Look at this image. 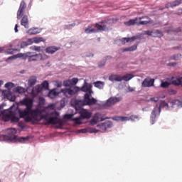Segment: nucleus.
Wrapping results in <instances>:
<instances>
[{
  "instance_id": "41",
  "label": "nucleus",
  "mask_w": 182,
  "mask_h": 182,
  "mask_svg": "<svg viewBox=\"0 0 182 182\" xmlns=\"http://www.w3.org/2000/svg\"><path fill=\"white\" fill-rule=\"evenodd\" d=\"M72 86H75L77 84V82H79V79L74 77L70 80Z\"/></svg>"
},
{
  "instance_id": "19",
  "label": "nucleus",
  "mask_w": 182,
  "mask_h": 182,
  "mask_svg": "<svg viewBox=\"0 0 182 182\" xmlns=\"http://www.w3.org/2000/svg\"><path fill=\"white\" fill-rule=\"evenodd\" d=\"M109 80L110 82H122L121 75L112 74L109 76Z\"/></svg>"
},
{
  "instance_id": "22",
  "label": "nucleus",
  "mask_w": 182,
  "mask_h": 182,
  "mask_svg": "<svg viewBox=\"0 0 182 182\" xmlns=\"http://www.w3.org/2000/svg\"><path fill=\"white\" fill-rule=\"evenodd\" d=\"M138 21H139V18L136 17L135 19H130L128 21H125L124 23L127 26H133V25H137Z\"/></svg>"
},
{
  "instance_id": "51",
  "label": "nucleus",
  "mask_w": 182,
  "mask_h": 182,
  "mask_svg": "<svg viewBox=\"0 0 182 182\" xmlns=\"http://www.w3.org/2000/svg\"><path fill=\"white\" fill-rule=\"evenodd\" d=\"M65 119H70L72 117H73V114H65Z\"/></svg>"
},
{
  "instance_id": "10",
  "label": "nucleus",
  "mask_w": 182,
  "mask_h": 182,
  "mask_svg": "<svg viewBox=\"0 0 182 182\" xmlns=\"http://www.w3.org/2000/svg\"><path fill=\"white\" fill-rule=\"evenodd\" d=\"M122 100V98L117 97H109L107 102L104 104L105 107H112V106H114L116 103H119Z\"/></svg>"
},
{
  "instance_id": "2",
  "label": "nucleus",
  "mask_w": 182,
  "mask_h": 182,
  "mask_svg": "<svg viewBox=\"0 0 182 182\" xmlns=\"http://www.w3.org/2000/svg\"><path fill=\"white\" fill-rule=\"evenodd\" d=\"M18 58L28 59L29 62H36L38 60H46V59H49V56H48L46 54H36L32 52H27L24 54L18 53L17 55L9 57L7 60H14L15 59H18Z\"/></svg>"
},
{
  "instance_id": "46",
  "label": "nucleus",
  "mask_w": 182,
  "mask_h": 182,
  "mask_svg": "<svg viewBox=\"0 0 182 182\" xmlns=\"http://www.w3.org/2000/svg\"><path fill=\"white\" fill-rule=\"evenodd\" d=\"M144 33L145 35H148V36H153L154 32L148 30V31H145Z\"/></svg>"
},
{
  "instance_id": "34",
  "label": "nucleus",
  "mask_w": 182,
  "mask_h": 182,
  "mask_svg": "<svg viewBox=\"0 0 182 182\" xmlns=\"http://www.w3.org/2000/svg\"><path fill=\"white\" fill-rule=\"evenodd\" d=\"M96 32H97V30H96V28H85V33H96Z\"/></svg>"
},
{
  "instance_id": "12",
  "label": "nucleus",
  "mask_w": 182,
  "mask_h": 182,
  "mask_svg": "<svg viewBox=\"0 0 182 182\" xmlns=\"http://www.w3.org/2000/svg\"><path fill=\"white\" fill-rule=\"evenodd\" d=\"M72 103L77 112H79L80 110L81 111L82 107H83V106H86V105L85 104V100H73Z\"/></svg>"
},
{
  "instance_id": "56",
  "label": "nucleus",
  "mask_w": 182,
  "mask_h": 182,
  "mask_svg": "<svg viewBox=\"0 0 182 182\" xmlns=\"http://www.w3.org/2000/svg\"><path fill=\"white\" fill-rule=\"evenodd\" d=\"M144 18H149V17H147V16L139 17V18H138V21H141V19H144Z\"/></svg>"
},
{
  "instance_id": "31",
  "label": "nucleus",
  "mask_w": 182,
  "mask_h": 182,
  "mask_svg": "<svg viewBox=\"0 0 182 182\" xmlns=\"http://www.w3.org/2000/svg\"><path fill=\"white\" fill-rule=\"evenodd\" d=\"M63 85L65 86V87H72V82L70 80H66L63 81Z\"/></svg>"
},
{
  "instance_id": "37",
  "label": "nucleus",
  "mask_w": 182,
  "mask_h": 182,
  "mask_svg": "<svg viewBox=\"0 0 182 182\" xmlns=\"http://www.w3.org/2000/svg\"><path fill=\"white\" fill-rule=\"evenodd\" d=\"M46 109L48 110H55L56 109V104H50L47 106Z\"/></svg>"
},
{
  "instance_id": "18",
  "label": "nucleus",
  "mask_w": 182,
  "mask_h": 182,
  "mask_svg": "<svg viewBox=\"0 0 182 182\" xmlns=\"http://www.w3.org/2000/svg\"><path fill=\"white\" fill-rule=\"evenodd\" d=\"M21 26H24L26 29L29 28V19L28 18V16L24 15L21 21Z\"/></svg>"
},
{
  "instance_id": "25",
  "label": "nucleus",
  "mask_w": 182,
  "mask_h": 182,
  "mask_svg": "<svg viewBox=\"0 0 182 182\" xmlns=\"http://www.w3.org/2000/svg\"><path fill=\"white\" fill-rule=\"evenodd\" d=\"M94 85H95V87H97L98 89H103L105 86V82L97 81L94 83Z\"/></svg>"
},
{
  "instance_id": "57",
  "label": "nucleus",
  "mask_w": 182,
  "mask_h": 182,
  "mask_svg": "<svg viewBox=\"0 0 182 182\" xmlns=\"http://www.w3.org/2000/svg\"><path fill=\"white\" fill-rule=\"evenodd\" d=\"M79 133H86V129H80L79 130Z\"/></svg>"
},
{
  "instance_id": "11",
  "label": "nucleus",
  "mask_w": 182,
  "mask_h": 182,
  "mask_svg": "<svg viewBox=\"0 0 182 182\" xmlns=\"http://www.w3.org/2000/svg\"><path fill=\"white\" fill-rule=\"evenodd\" d=\"M100 116H102V114H100V113H96L94 114V116L91 120L92 126H93L95 124H97V122H105V120H109L110 119V117L100 118Z\"/></svg>"
},
{
  "instance_id": "27",
  "label": "nucleus",
  "mask_w": 182,
  "mask_h": 182,
  "mask_svg": "<svg viewBox=\"0 0 182 182\" xmlns=\"http://www.w3.org/2000/svg\"><path fill=\"white\" fill-rule=\"evenodd\" d=\"M7 99L10 100V102H15L16 97H15V95L12 92H9L7 95Z\"/></svg>"
},
{
  "instance_id": "42",
  "label": "nucleus",
  "mask_w": 182,
  "mask_h": 182,
  "mask_svg": "<svg viewBox=\"0 0 182 182\" xmlns=\"http://www.w3.org/2000/svg\"><path fill=\"white\" fill-rule=\"evenodd\" d=\"M43 87H42V85H36L35 87V90L37 93H41L42 92Z\"/></svg>"
},
{
  "instance_id": "32",
  "label": "nucleus",
  "mask_w": 182,
  "mask_h": 182,
  "mask_svg": "<svg viewBox=\"0 0 182 182\" xmlns=\"http://www.w3.org/2000/svg\"><path fill=\"white\" fill-rule=\"evenodd\" d=\"M25 88L22 87H17L15 89V92L16 93H25Z\"/></svg>"
},
{
  "instance_id": "49",
  "label": "nucleus",
  "mask_w": 182,
  "mask_h": 182,
  "mask_svg": "<svg viewBox=\"0 0 182 182\" xmlns=\"http://www.w3.org/2000/svg\"><path fill=\"white\" fill-rule=\"evenodd\" d=\"M121 52H130V47L126 48H122Z\"/></svg>"
},
{
  "instance_id": "16",
  "label": "nucleus",
  "mask_w": 182,
  "mask_h": 182,
  "mask_svg": "<svg viewBox=\"0 0 182 182\" xmlns=\"http://www.w3.org/2000/svg\"><path fill=\"white\" fill-rule=\"evenodd\" d=\"M81 91L85 92V93H88V95H92V93H93V91L92 90V85L87 83L81 87Z\"/></svg>"
},
{
  "instance_id": "30",
  "label": "nucleus",
  "mask_w": 182,
  "mask_h": 182,
  "mask_svg": "<svg viewBox=\"0 0 182 182\" xmlns=\"http://www.w3.org/2000/svg\"><path fill=\"white\" fill-rule=\"evenodd\" d=\"M153 33L154 38H161V36H163V33L159 30H156Z\"/></svg>"
},
{
  "instance_id": "5",
  "label": "nucleus",
  "mask_w": 182,
  "mask_h": 182,
  "mask_svg": "<svg viewBox=\"0 0 182 182\" xmlns=\"http://www.w3.org/2000/svg\"><path fill=\"white\" fill-rule=\"evenodd\" d=\"M92 117V113L89 112L87 109H81L80 110V116L73 119V122H75L76 124H82L80 122V119H90Z\"/></svg>"
},
{
  "instance_id": "62",
  "label": "nucleus",
  "mask_w": 182,
  "mask_h": 182,
  "mask_svg": "<svg viewBox=\"0 0 182 182\" xmlns=\"http://www.w3.org/2000/svg\"><path fill=\"white\" fill-rule=\"evenodd\" d=\"M176 32H181V28H178L176 31Z\"/></svg>"
},
{
  "instance_id": "6",
  "label": "nucleus",
  "mask_w": 182,
  "mask_h": 182,
  "mask_svg": "<svg viewBox=\"0 0 182 182\" xmlns=\"http://www.w3.org/2000/svg\"><path fill=\"white\" fill-rule=\"evenodd\" d=\"M3 120L4 122H9L11 120V123H18L19 122V117H16L15 112L10 111L9 113L3 115Z\"/></svg>"
},
{
  "instance_id": "50",
  "label": "nucleus",
  "mask_w": 182,
  "mask_h": 182,
  "mask_svg": "<svg viewBox=\"0 0 182 182\" xmlns=\"http://www.w3.org/2000/svg\"><path fill=\"white\" fill-rule=\"evenodd\" d=\"M177 56H178V55H174L171 57V59L172 60H178V57H177Z\"/></svg>"
},
{
  "instance_id": "14",
  "label": "nucleus",
  "mask_w": 182,
  "mask_h": 182,
  "mask_svg": "<svg viewBox=\"0 0 182 182\" xmlns=\"http://www.w3.org/2000/svg\"><path fill=\"white\" fill-rule=\"evenodd\" d=\"M25 9H26V3H25V1H21L17 11V19H21L22 16H23V11Z\"/></svg>"
},
{
  "instance_id": "61",
  "label": "nucleus",
  "mask_w": 182,
  "mask_h": 182,
  "mask_svg": "<svg viewBox=\"0 0 182 182\" xmlns=\"http://www.w3.org/2000/svg\"><path fill=\"white\" fill-rule=\"evenodd\" d=\"M87 58H90V57H91V58H93V54L90 53V55H87Z\"/></svg>"
},
{
  "instance_id": "23",
  "label": "nucleus",
  "mask_w": 182,
  "mask_h": 182,
  "mask_svg": "<svg viewBox=\"0 0 182 182\" xmlns=\"http://www.w3.org/2000/svg\"><path fill=\"white\" fill-rule=\"evenodd\" d=\"M142 36H143L141 34H139L137 36H132V37H130V38H127V42L129 43V42H134V41L141 40Z\"/></svg>"
},
{
  "instance_id": "59",
  "label": "nucleus",
  "mask_w": 182,
  "mask_h": 182,
  "mask_svg": "<svg viewBox=\"0 0 182 182\" xmlns=\"http://www.w3.org/2000/svg\"><path fill=\"white\" fill-rule=\"evenodd\" d=\"M93 28V24H90L87 26V29H92Z\"/></svg>"
},
{
  "instance_id": "64",
  "label": "nucleus",
  "mask_w": 182,
  "mask_h": 182,
  "mask_svg": "<svg viewBox=\"0 0 182 182\" xmlns=\"http://www.w3.org/2000/svg\"><path fill=\"white\" fill-rule=\"evenodd\" d=\"M174 65H176V63H170V66H174Z\"/></svg>"
},
{
  "instance_id": "9",
  "label": "nucleus",
  "mask_w": 182,
  "mask_h": 182,
  "mask_svg": "<svg viewBox=\"0 0 182 182\" xmlns=\"http://www.w3.org/2000/svg\"><path fill=\"white\" fill-rule=\"evenodd\" d=\"M90 96H92V94L89 93H86L84 95V103L85 106H93L97 102V100L96 99H95L94 97L90 98Z\"/></svg>"
},
{
  "instance_id": "38",
  "label": "nucleus",
  "mask_w": 182,
  "mask_h": 182,
  "mask_svg": "<svg viewBox=\"0 0 182 182\" xmlns=\"http://www.w3.org/2000/svg\"><path fill=\"white\" fill-rule=\"evenodd\" d=\"M57 95L58 94L56 93V91L52 90L48 93V97L51 99H53V97H55V96H57Z\"/></svg>"
},
{
  "instance_id": "17",
  "label": "nucleus",
  "mask_w": 182,
  "mask_h": 182,
  "mask_svg": "<svg viewBox=\"0 0 182 182\" xmlns=\"http://www.w3.org/2000/svg\"><path fill=\"white\" fill-rule=\"evenodd\" d=\"M60 49V47H56V46H48L46 48V53H48L50 55H53V53L58 52Z\"/></svg>"
},
{
  "instance_id": "58",
  "label": "nucleus",
  "mask_w": 182,
  "mask_h": 182,
  "mask_svg": "<svg viewBox=\"0 0 182 182\" xmlns=\"http://www.w3.org/2000/svg\"><path fill=\"white\" fill-rule=\"evenodd\" d=\"M14 31L16 33L18 32V24L15 25Z\"/></svg>"
},
{
  "instance_id": "29",
  "label": "nucleus",
  "mask_w": 182,
  "mask_h": 182,
  "mask_svg": "<svg viewBox=\"0 0 182 182\" xmlns=\"http://www.w3.org/2000/svg\"><path fill=\"white\" fill-rule=\"evenodd\" d=\"M33 42L34 43H40V42H45V40L43 37H36L33 38Z\"/></svg>"
},
{
  "instance_id": "54",
  "label": "nucleus",
  "mask_w": 182,
  "mask_h": 182,
  "mask_svg": "<svg viewBox=\"0 0 182 182\" xmlns=\"http://www.w3.org/2000/svg\"><path fill=\"white\" fill-rule=\"evenodd\" d=\"M158 100H159V99L156 98V97H152V98H151V102H157Z\"/></svg>"
},
{
  "instance_id": "60",
  "label": "nucleus",
  "mask_w": 182,
  "mask_h": 182,
  "mask_svg": "<svg viewBox=\"0 0 182 182\" xmlns=\"http://www.w3.org/2000/svg\"><path fill=\"white\" fill-rule=\"evenodd\" d=\"M128 90H129V92H134V89H133L130 87L128 88Z\"/></svg>"
},
{
  "instance_id": "43",
  "label": "nucleus",
  "mask_w": 182,
  "mask_h": 182,
  "mask_svg": "<svg viewBox=\"0 0 182 182\" xmlns=\"http://www.w3.org/2000/svg\"><path fill=\"white\" fill-rule=\"evenodd\" d=\"M14 87V83L12 82H7L5 84V87L6 89H12Z\"/></svg>"
},
{
  "instance_id": "24",
  "label": "nucleus",
  "mask_w": 182,
  "mask_h": 182,
  "mask_svg": "<svg viewBox=\"0 0 182 182\" xmlns=\"http://www.w3.org/2000/svg\"><path fill=\"white\" fill-rule=\"evenodd\" d=\"M133 77H134V75L132 74H126L124 76L121 75V82L122 80H124V82H129V80H131V79H133Z\"/></svg>"
},
{
  "instance_id": "33",
  "label": "nucleus",
  "mask_w": 182,
  "mask_h": 182,
  "mask_svg": "<svg viewBox=\"0 0 182 182\" xmlns=\"http://www.w3.org/2000/svg\"><path fill=\"white\" fill-rule=\"evenodd\" d=\"M170 86V82L165 81L162 82L160 85V87H162L163 89H166V87H168Z\"/></svg>"
},
{
  "instance_id": "44",
  "label": "nucleus",
  "mask_w": 182,
  "mask_h": 182,
  "mask_svg": "<svg viewBox=\"0 0 182 182\" xmlns=\"http://www.w3.org/2000/svg\"><path fill=\"white\" fill-rule=\"evenodd\" d=\"M119 41H120L122 45H126V43H128L127 38H126V37L121 38Z\"/></svg>"
},
{
  "instance_id": "4",
  "label": "nucleus",
  "mask_w": 182,
  "mask_h": 182,
  "mask_svg": "<svg viewBox=\"0 0 182 182\" xmlns=\"http://www.w3.org/2000/svg\"><path fill=\"white\" fill-rule=\"evenodd\" d=\"M168 107V104H167V102L162 101L161 102L160 105H156L152 112H151V119L152 120V122H154V120H156V117H157L158 114H160V112H161V107Z\"/></svg>"
},
{
  "instance_id": "13",
  "label": "nucleus",
  "mask_w": 182,
  "mask_h": 182,
  "mask_svg": "<svg viewBox=\"0 0 182 182\" xmlns=\"http://www.w3.org/2000/svg\"><path fill=\"white\" fill-rule=\"evenodd\" d=\"M97 127H98V129H100V130L106 132L107 129H112V127H113V122L111 121H107L104 123L98 124Z\"/></svg>"
},
{
  "instance_id": "21",
  "label": "nucleus",
  "mask_w": 182,
  "mask_h": 182,
  "mask_svg": "<svg viewBox=\"0 0 182 182\" xmlns=\"http://www.w3.org/2000/svg\"><path fill=\"white\" fill-rule=\"evenodd\" d=\"M95 26L97 28V31H106L107 29V26L103 24V22L96 23Z\"/></svg>"
},
{
  "instance_id": "26",
  "label": "nucleus",
  "mask_w": 182,
  "mask_h": 182,
  "mask_svg": "<svg viewBox=\"0 0 182 182\" xmlns=\"http://www.w3.org/2000/svg\"><path fill=\"white\" fill-rule=\"evenodd\" d=\"M41 31L38 30V28H31L28 31V35H38Z\"/></svg>"
},
{
  "instance_id": "39",
  "label": "nucleus",
  "mask_w": 182,
  "mask_h": 182,
  "mask_svg": "<svg viewBox=\"0 0 182 182\" xmlns=\"http://www.w3.org/2000/svg\"><path fill=\"white\" fill-rule=\"evenodd\" d=\"M137 46H139V43H136L134 46L129 47L130 52H134V50H137Z\"/></svg>"
},
{
  "instance_id": "8",
  "label": "nucleus",
  "mask_w": 182,
  "mask_h": 182,
  "mask_svg": "<svg viewBox=\"0 0 182 182\" xmlns=\"http://www.w3.org/2000/svg\"><path fill=\"white\" fill-rule=\"evenodd\" d=\"M9 134L3 135V139L5 141H15L16 140V136L15 134H16V129H9Z\"/></svg>"
},
{
  "instance_id": "3",
  "label": "nucleus",
  "mask_w": 182,
  "mask_h": 182,
  "mask_svg": "<svg viewBox=\"0 0 182 182\" xmlns=\"http://www.w3.org/2000/svg\"><path fill=\"white\" fill-rule=\"evenodd\" d=\"M80 88L79 87H70L69 88H65L61 90V93L65 96V97H68L70 99V97H72V96H75L77 92H80Z\"/></svg>"
},
{
  "instance_id": "7",
  "label": "nucleus",
  "mask_w": 182,
  "mask_h": 182,
  "mask_svg": "<svg viewBox=\"0 0 182 182\" xmlns=\"http://www.w3.org/2000/svg\"><path fill=\"white\" fill-rule=\"evenodd\" d=\"M111 119L114 122H129V120L134 122V120H139V115H131L130 117L115 116L112 117Z\"/></svg>"
},
{
  "instance_id": "36",
  "label": "nucleus",
  "mask_w": 182,
  "mask_h": 182,
  "mask_svg": "<svg viewBox=\"0 0 182 182\" xmlns=\"http://www.w3.org/2000/svg\"><path fill=\"white\" fill-rule=\"evenodd\" d=\"M18 141H19L20 143H25V141H28V140H29V136H26V137H19L18 138Z\"/></svg>"
},
{
  "instance_id": "53",
  "label": "nucleus",
  "mask_w": 182,
  "mask_h": 182,
  "mask_svg": "<svg viewBox=\"0 0 182 182\" xmlns=\"http://www.w3.org/2000/svg\"><path fill=\"white\" fill-rule=\"evenodd\" d=\"M76 26V23H73L72 24H69L68 26H65L67 28H70V27H73V26Z\"/></svg>"
},
{
  "instance_id": "55",
  "label": "nucleus",
  "mask_w": 182,
  "mask_h": 182,
  "mask_svg": "<svg viewBox=\"0 0 182 182\" xmlns=\"http://www.w3.org/2000/svg\"><path fill=\"white\" fill-rule=\"evenodd\" d=\"M31 49L32 50H36V46H31Z\"/></svg>"
},
{
  "instance_id": "48",
  "label": "nucleus",
  "mask_w": 182,
  "mask_h": 182,
  "mask_svg": "<svg viewBox=\"0 0 182 182\" xmlns=\"http://www.w3.org/2000/svg\"><path fill=\"white\" fill-rule=\"evenodd\" d=\"M28 43L23 41L21 43V48H26V46H28Z\"/></svg>"
},
{
  "instance_id": "47",
  "label": "nucleus",
  "mask_w": 182,
  "mask_h": 182,
  "mask_svg": "<svg viewBox=\"0 0 182 182\" xmlns=\"http://www.w3.org/2000/svg\"><path fill=\"white\" fill-rule=\"evenodd\" d=\"M105 65H106V61H101V62L98 63L99 68H103V66H105Z\"/></svg>"
},
{
  "instance_id": "20",
  "label": "nucleus",
  "mask_w": 182,
  "mask_h": 182,
  "mask_svg": "<svg viewBox=\"0 0 182 182\" xmlns=\"http://www.w3.org/2000/svg\"><path fill=\"white\" fill-rule=\"evenodd\" d=\"M36 82H38L36 76H31L28 81V85L29 87H32V86H35V85H36Z\"/></svg>"
},
{
  "instance_id": "15",
  "label": "nucleus",
  "mask_w": 182,
  "mask_h": 182,
  "mask_svg": "<svg viewBox=\"0 0 182 182\" xmlns=\"http://www.w3.org/2000/svg\"><path fill=\"white\" fill-rule=\"evenodd\" d=\"M151 86H154V79L146 77L141 82L142 87H151Z\"/></svg>"
},
{
  "instance_id": "45",
  "label": "nucleus",
  "mask_w": 182,
  "mask_h": 182,
  "mask_svg": "<svg viewBox=\"0 0 182 182\" xmlns=\"http://www.w3.org/2000/svg\"><path fill=\"white\" fill-rule=\"evenodd\" d=\"M168 8H174L173 6V1L168 2L165 5V9H168Z\"/></svg>"
},
{
  "instance_id": "28",
  "label": "nucleus",
  "mask_w": 182,
  "mask_h": 182,
  "mask_svg": "<svg viewBox=\"0 0 182 182\" xmlns=\"http://www.w3.org/2000/svg\"><path fill=\"white\" fill-rule=\"evenodd\" d=\"M152 22L151 19L149 21H138L136 25L140 26L141 25H147V23H151Z\"/></svg>"
},
{
  "instance_id": "63",
  "label": "nucleus",
  "mask_w": 182,
  "mask_h": 182,
  "mask_svg": "<svg viewBox=\"0 0 182 182\" xmlns=\"http://www.w3.org/2000/svg\"><path fill=\"white\" fill-rule=\"evenodd\" d=\"M2 85H4V81L0 80V87L2 86Z\"/></svg>"
},
{
  "instance_id": "52",
  "label": "nucleus",
  "mask_w": 182,
  "mask_h": 182,
  "mask_svg": "<svg viewBox=\"0 0 182 182\" xmlns=\"http://www.w3.org/2000/svg\"><path fill=\"white\" fill-rule=\"evenodd\" d=\"M42 50V48L40 46H36V50L37 52H41V50Z\"/></svg>"
},
{
  "instance_id": "40",
  "label": "nucleus",
  "mask_w": 182,
  "mask_h": 182,
  "mask_svg": "<svg viewBox=\"0 0 182 182\" xmlns=\"http://www.w3.org/2000/svg\"><path fill=\"white\" fill-rule=\"evenodd\" d=\"M41 87H43V89H48L49 88V82L48 81H44L41 84Z\"/></svg>"
},
{
  "instance_id": "1",
  "label": "nucleus",
  "mask_w": 182,
  "mask_h": 182,
  "mask_svg": "<svg viewBox=\"0 0 182 182\" xmlns=\"http://www.w3.org/2000/svg\"><path fill=\"white\" fill-rule=\"evenodd\" d=\"M21 106H26V108L18 109V114L20 119H24L26 123H31L32 124H38L39 122L43 120L44 124L48 126L49 124H57L58 128L63 127V120L58 117L59 114L54 111L49 114L42 115V110L39 108L32 109L33 107V99L24 98L21 102Z\"/></svg>"
},
{
  "instance_id": "35",
  "label": "nucleus",
  "mask_w": 182,
  "mask_h": 182,
  "mask_svg": "<svg viewBox=\"0 0 182 182\" xmlns=\"http://www.w3.org/2000/svg\"><path fill=\"white\" fill-rule=\"evenodd\" d=\"M182 0H175L174 1H172V5L173 8H176V6H178V5H181Z\"/></svg>"
}]
</instances>
